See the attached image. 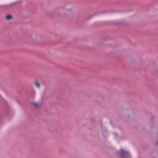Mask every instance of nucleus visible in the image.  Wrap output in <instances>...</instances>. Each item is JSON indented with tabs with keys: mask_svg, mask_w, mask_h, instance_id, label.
Masks as SVG:
<instances>
[{
	"mask_svg": "<svg viewBox=\"0 0 158 158\" xmlns=\"http://www.w3.org/2000/svg\"><path fill=\"white\" fill-rule=\"evenodd\" d=\"M117 153L121 158H131L129 152L121 149L117 152Z\"/></svg>",
	"mask_w": 158,
	"mask_h": 158,
	"instance_id": "obj_3",
	"label": "nucleus"
},
{
	"mask_svg": "<svg viewBox=\"0 0 158 158\" xmlns=\"http://www.w3.org/2000/svg\"><path fill=\"white\" fill-rule=\"evenodd\" d=\"M15 0H0V8L3 7H9L14 5Z\"/></svg>",
	"mask_w": 158,
	"mask_h": 158,
	"instance_id": "obj_2",
	"label": "nucleus"
},
{
	"mask_svg": "<svg viewBox=\"0 0 158 158\" xmlns=\"http://www.w3.org/2000/svg\"><path fill=\"white\" fill-rule=\"evenodd\" d=\"M34 85L38 88H40V84L37 80L34 81Z\"/></svg>",
	"mask_w": 158,
	"mask_h": 158,
	"instance_id": "obj_6",
	"label": "nucleus"
},
{
	"mask_svg": "<svg viewBox=\"0 0 158 158\" xmlns=\"http://www.w3.org/2000/svg\"><path fill=\"white\" fill-rule=\"evenodd\" d=\"M5 18L7 20H13V17L12 15L10 14H9L5 16Z\"/></svg>",
	"mask_w": 158,
	"mask_h": 158,
	"instance_id": "obj_5",
	"label": "nucleus"
},
{
	"mask_svg": "<svg viewBox=\"0 0 158 158\" xmlns=\"http://www.w3.org/2000/svg\"><path fill=\"white\" fill-rule=\"evenodd\" d=\"M32 104L35 106V107L37 108H40L42 106V102L36 103H32Z\"/></svg>",
	"mask_w": 158,
	"mask_h": 158,
	"instance_id": "obj_4",
	"label": "nucleus"
},
{
	"mask_svg": "<svg viewBox=\"0 0 158 158\" xmlns=\"http://www.w3.org/2000/svg\"><path fill=\"white\" fill-rule=\"evenodd\" d=\"M60 13L59 12L57 14L58 16H60L62 15L65 17H68V15L72 12V10L71 9H68L65 7H61L60 10Z\"/></svg>",
	"mask_w": 158,
	"mask_h": 158,
	"instance_id": "obj_1",
	"label": "nucleus"
},
{
	"mask_svg": "<svg viewBox=\"0 0 158 158\" xmlns=\"http://www.w3.org/2000/svg\"><path fill=\"white\" fill-rule=\"evenodd\" d=\"M156 144L158 145V141L156 143Z\"/></svg>",
	"mask_w": 158,
	"mask_h": 158,
	"instance_id": "obj_7",
	"label": "nucleus"
}]
</instances>
